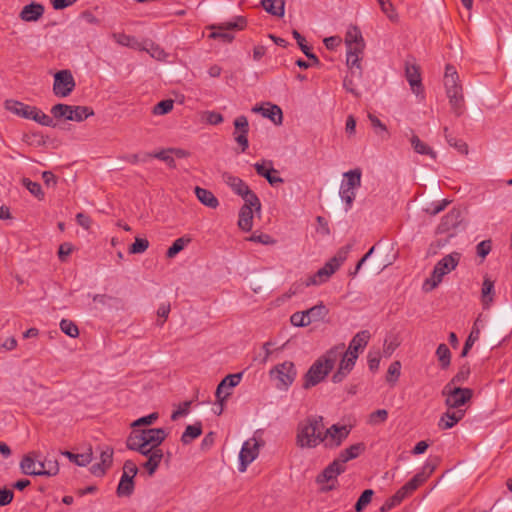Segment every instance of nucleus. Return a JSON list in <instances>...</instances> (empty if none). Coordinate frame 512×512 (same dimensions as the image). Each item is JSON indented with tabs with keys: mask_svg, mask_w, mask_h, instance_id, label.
<instances>
[{
	"mask_svg": "<svg viewBox=\"0 0 512 512\" xmlns=\"http://www.w3.org/2000/svg\"><path fill=\"white\" fill-rule=\"evenodd\" d=\"M168 433L163 428L134 429L126 439V447L147 457L143 467L148 474L153 475L158 469L162 459L163 450L160 445L167 438Z\"/></svg>",
	"mask_w": 512,
	"mask_h": 512,
	"instance_id": "nucleus-1",
	"label": "nucleus"
},
{
	"mask_svg": "<svg viewBox=\"0 0 512 512\" xmlns=\"http://www.w3.org/2000/svg\"><path fill=\"white\" fill-rule=\"evenodd\" d=\"M343 354V346L335 345L322 354L310 366L304 376L303 388L310 389L322 382L333 370Z\"/></svg>",
	"mask_w": 512,
	"mask_h": 512,
	"instance_id": "nucleus-2",
	"label": "nucleus"
},
{
	"mask_svg": "<svg viewBox=\"0 0 512 512\" xmlns=\"http://www.w3.org/2000/svg\"><path fill=\"white\" fill-rule=\"evenodd\" d=\"M371 335L369 331L363 330L358 332L350 341L348 348L345 350L343 346V354L340 357V362L337 371L332 376L334 383H340L352 371L358 359L359 353L364 350L369 342Z\"/></svg>",
	"mask_w": 512,
	"mask_h": 512,
	"instance_id": "nucleus-3",
	"label": "nucleus"
},
{
	"mask_svg": "<svg viewBox=\"0 0 512 512\" xmlns=\"http://www.w3.org/2000/svg\"><path fill=\"white\" fill-rule=\"evenodd\" d=\"M324 423L321 416H309L300 421L296 429V445L299 448H316L324 442Z\"/></svg>",
	"mask_w": 512,
	"mask_h": 512,
	"instance_id": "nucleus-4",
	"label": "nucleus"
},
{
	"mask_svg": "<svg viewBox=\"0 0 512 512\" xmlns=\"http://www.w3.org/2000/svg\"><path fill=\"white\" fill-rule=\"evenodd\" d=\"M472 396L470 388H450V428L464 417Z\"/></svg>",
	"mask_w": 512,
	"mask_h": 512,
	"instance_id": "nucleus-5",
	"label": "nucleus"
},
{
	"mask_svg": "<svg viewBox=\"0 0 512 512\" xmlns=\"http://www.w3.org/2000/svg\"><path fill=\"white\" fill-rule=\"evenodd\" d=\"M361 170L353 169L343 174V180L339 188V196L345 203V210L351 209L356 198V191L361 186Z\"/></svg>",
	"mask_w": 512,
	"mask_h": 512,
	"instance_id": "nucleus-6",
	"label": "nucleus"
},
{
	"mask_svg": "<svg viewBox=\"0 0 512 512\" xmlns=\"http://www.w3.org/2000/svg\"><path fill=\"white\" fill-rule=\"evenodd\" d=\"M347 257L346 251H340L336 256L331 258L322 268L314 275L309 276L305 281V286L320 285L325 283L344 263Z\"/></svg>",
	"mask_w": 512,
	"mask_h": 512,
	"instance_id": "nucleus-7",
	"label": "nucleus"
},
{
	"mask_svg": "<svg viewBox=\"0 0 512 512\" xmlns=\"http://www.w3.org/2000/svg\"><path fill=\"white\" fill-rule=\"evenodd\" d=\"M51 114L57 119L82 122L94 115V111L87 106H73L67 104H56L51 108Z\"/></svg>",
	"mask_w": 512,
	"mask_h": 512,
	"instance_id": "nucleus-8",
	"label": "nucleus"
},
{
	"mask_svg": "<svg viewBox=\"0 0 512 512\" xmlns=\"http://www.w3.org/2000/svg\"><path fill=\"white\" fill-rule=\"evenodd\" d=\"M450 70H452L450 68ZM450 114L455 117L462 116L466 111L463 88L456 71H450Z\"/></svg>",
	"mask_w": 512,
	"mask_h": 512,
	"instance_id": "nucleus-9",
	"label": "nucleus"
},
{
	"mask_svg": "<svg viewBox=\"0 0 512 512\" xmlns=\"http://www.w3.org/2000/svg\"><path fill=\"white\" fill-rule=\"evenodd\" d=\"M246 19L237 16L234 20L222 23L220 25H212L210 29L213 31L209 35L212 39H221L223 42L230 43L234 39L231 30H243L246 26Z\"/></svg>",
	"mask_w": 512,
	"mask_h": 512,
	"instance_id": "nucleus-10",
	"label": "nucleus"
},
{
	"mask_svg": "<svg viewBox=\"0 0 512 512\" xmlns=\"http://www.w3.org/2000/svg\"><path fill=\"white\" fill-rule=\"evenodd\" d=\"M296 375L297 371L295 365L290 361H285L275 366L270 371V376L278 381L276 386L280 390L288 389V387L294 382Z\"/></svg>",
	"mask_w": 512,
	"mask_h": 512,
	"instance_id": "nucleus-11",
	"label": "nucleus"
},
{
	"mask_svg": "<svg viewBox=\"0 0 512 512\" xmlns=\"http://www.w3.org/2000/svg\"><path fill=\"white\" fill-rule=\"evenodd\" d=\"M260 446L261 441L256 437H252L243 443L239 453L238 470L240 472H245L247 467L258 457Z\"/></svg>",
	"mask_w": 512,
	"mask_h": 512,
	"instance_id": "nucleus-12",
	"label": "nucleus"
},
{
	"mask_svg": "<svg viewBox=\"0 0 512 512\" xmlns=\"http://www.w3.org/2000/svg\"><path fill=\"white\" fill-rule=\"evenodd\" d=\"M224 183L231 188V190L243 198L244 202L251 203L254 200L258 204V196L249 188V186L239 177L234 176L230 173H224L222 175Z\"/></svg>",
	"mask_w": 512,
	"mask_h": 512,
	"instance_id": "nucleus-13",
	"label": "nucleus"
},
{
	"mask_svg": "<svg viewBox=\"0 0 512 512\" xmlns=\"http://www.w3.org/2000/svg\"><path fill=\"white\" fill-rule=\"evenodd\" d=\"M75 80L70 70H60L54 75L53 93L59 98L68 97L75 88Z\"/></svg>",
	"mask_w": 512,
	"mask_h": 512,
	"instance_id": "nucleus-14",
	"label": "nucleus"
},
{
	"mask_svg": "<svg viewBox=\"0 0 512 512\" xmlns=\"http://www.w3.org/2000/svg\"><path fill=\"white\" fill-rule=\"evenodd\" d=\"M350 428L346 425L334 424L329 428L324 427V446L327 448H336L348 437Z\"/></svg>",
	"mask_w": 512,
	"mask_h": 512,
	"instance_id": "nucleus-15",
	"label": "nucleus"
},
{
	"mask_svg": "<svg viewBox=\"0 0 512 512\" xmlns=\"http://www.w3.org/2000/svg\"><path fill=\"white\" fill-rule=\"evenodd\" d=\"M242 376V372L229 374L218 384L215 394L221 405L231 395L232 388L236 387L240 383Z\"/></svg>",
	"mask_w": 512,
	"mask_h": 512,
	"instance_id": "nucleus-16",
	"label": "nucleus"
},
{
	"mask_svg": "<svg viewBox=\"0 0 512 512\" xmlns=\"http://www.w3.org/2000/svg\"><path fill=\"white\" fill-rule=\"evenodd\" d=\"M251 203L252 204L245 202L239 211L238 227L245 232H248L253 228V210L260 211L261 209L259 199L258 204H256L254 200H251Z\"/></svg>",
	"mask_w": 512,
	"mask_h": 512,
	"instance_id": "nucleus-17",
	"label": "nucleus"
},
{
	"mask_svg": "<svg viewBox=\"0 0 512 512\" xmlns=\"http://www.w3.org/2000/svg\"><path fill=\"white\" fill-rule=\"evenodd\" d=\"M448 269V256L443 257L434 267L431 277L426 279L423 284V290L428 292L433 290L442 281Z\"/></svg>",
	"mask_w": 512,
	"mask_h": 512,
	"instance_id": "nucleus-18",
	"label": "nucleus"
},
{
	"mask_svg": "<svg viewBox=\"0 0 512 512\" xmlns=\"http://www.w3.org/2000/svg\"><path fill=\"white\" fill-rule=\"evenodd\" d=\"M113 449L109 446L100 448V462L91 467V473L97 477L103 476L113 462Z\"/></svg>",
	"mask_w": 512,
	"mask_h": 512,
	"instance_id": "nucleus-19",
	"label": "nucleus"
},
{
	"mask_svg": "<svg viewBox=\"0 0 512 512\" xmlns=\"http://www.w3.org/2000/svg\"><path fill=\"white\" fill-rule=\"evenodd\" d=\"M44 12L45 7L43 4L32 2L21 9L19 18L24 22H37L43 17Z\"/></svg>",
	"mask_w": 512,
	"mask_h": 512,
	"instance_id": "nucleus-20",
	"label": "nucleus"
},
{
	"mask_svg": "<svg viewBox=\"0 0 512 512\" xmlns=\"http://www.w3.org/2000/svg\"><path fill=\"white\" fill-rule=\"evenodd\" d=\"M37 453H29L24 456L20 463V468L22 472L26 475H34L41 476V471L43 469L42 461L37 459Z\"/></svg>",
	"mask_w": 512,
	"mask_h": 512,
	"instance_id": "nucleus-21",
	"label": "nucleus"
},
{
	"mask_svg": "<svg viewBox=\"0 0 512 512\" xmlns=\"http://www.w3.org/2000/svg\"><path fill=\"white\" fill-rule=\"evenodd\" d=\"M346 467L335 459L316 478L318 484L333 482L337 476L345 471Z\"/></svg>",
	"mask_w": 512,
	"mask_h": 512,
	"instance_id": "nucleus-22",
	"label": "nucleus"
},
{
	"mask_svg": "<svg viewBox=\"0 0 512 512\" xmlns=\"http://www.w3.org/2000/svg\"><path fill=\"white\" fill-rule=\"evenodd\" d=\"M254 168L258 175L264 177L270 185L274 186L283 183V179L278 176V171L272 167L271 162L255 163Z\"/></svg>",
	"mask_w": 512,
	"mask_h": 512,
	"instance_id": "nucleus-23",
	"label": "nucleus"
},
{
	"mask_svg": "<svg viewBox=\"0 0 512 512\" xmlns=\"http://www.w3.org/2000/svg\"><path fill=\"white\" fill-rule=\"evenodd\" d=\"M253 112H260L263 117L270 119L274 124L280 125L283 121V113L279 106L269 105L268 107L255 106Z\"/></svg>",
	"mask_w": 512,
	"mask_h": 512,
	"instance_id": "nucleus-24",
	"label": "nucleus"
},
{
	"mask_svg": "<svg viewBox=\"0 0 512 512\" xmlns=\"http://www.w3.org/2000/svg\"><path fill=\"white\" fill-rule=\"evenodd\" d=\"M406 78L409 85L416 95L422 92L421 76L419 68L416 65H406Z\"/></svg>",
	"mask_w": 512,
	"mask_h": 512,
	"instance_id": "nucleus-25",
	"label": "nucleus"
},
{
	"mask_svg": "<svg viewBox=\"0 0 512 512\" xmlns=\"http://www.w3.org/2000/svg\"><path fill=\"white\" fill-rule=\"evenodd\" d=\"M364 449L365 446L363 443L353 444L342 450L336 459L345 466L348 461L357 458Z\"/></svg>",
	"mask_w": 512,
	"mask_h": 512,
	"instance_id": "nucleus-26",
	"label": "nucleus"
},
{
	"mask_svg": "<svg viewBox=\"0 0 512 512\" xmlns=\"http://www.w3.org/2000/svg\"><path fill=\"white\" fill-rule=\"evenodd\" d=\"M195 195L203 205L211 209H216L219 206L218 199L210 190L201 187H196Z\"/></svg>",
	"mask_w": 512,
	"mask_h": 512,
	"instance_id": "nucleus-27",
	"label": "nucleus"
},
{
	"mask_svg": "<svg viewBox=\"0 0 512 512\" xmlns=\"http://www.w3.org/2000/svg\"><path fill=\"white\" fill-rule=\"evenodd\" d=\"M306 319L309 320V325L313 322L322 321L329 313L327 307L323 304V302L318 303L317 305L304 310Z\"/></svg>",
	"mask_w": 512,
	"mask_h": 512,
	"instance_id": "nucleus-28",
	"label": "nucleus"
},
{
	"mask_svg": "<svg viewBox=\"0 0 512 512\" xmlns=\"http://www.w3.org/2000/svg\"><path fill=\"white\" fill-rule=\"evenodd\" d=\"M261 6L267 13L273 16L283 17L285 14L284 0H262Z\"/></svg>",
	"mask_w": 512,
	"mask_h": 512,
	"instance_id": "nucleus-29",
	"label": "nucleus"
},
{
	"mask_svg": "<svg viewBox=\"0 0 512 512\" xmlns=\"http://www.w3.org/2000/svg\"><path fill=\"white\" fill-rule=\"evenodd\" d=\"M5 108L17 116L28 119L29 110H31L32 106L16 100H7L5 101Z\"/></svg>",
	"mask_w": 512,
	"mask_h": 512,
	"instance_id": "nucleus-30",
	"label": "nucleus"
},
{
	"mask_svg": "<svg viewBox=\"0 0 512 512\" xmlns=\"http://www.w3.org/2000/svg\"><path fill=\"white\" fill-rule=\"evenodd\" d=\"M28 119L34 120L35 122H37L43 126H47V127L54 126L53 119L49 115L45 114L43 111H41L40 109L33 107V106L31 108V110H29Z\"/></svg>",
	"mask_w": 512,
	"mask_h": 512,
	"instance_id": "nucleus-31",
	"label": "nucleus"
},
{
	"mask_svg": "<svg viewBox=\"0 0 512 512\" xmlns=\"http://www.w3.org/2000/svg\"><path fill=\"white\" fill-rule=\"evenodd\" d=\"M292 35L297 41V44L299 45L301 51L305 54V56L309 58L311 61H313V64H315L316 66L319 65V59L314 53L311 52V48L305 43V38L297 30H294L292 32Z\"/></svg>",
	"mask_w": 512,
	"mask_h": 512,
	"instance_id": "nucleus-32",
	"label": "nucleus"
},
{
	"mask_svg": "<svg viewBox=\"0 0 512 512\" xmlns=\"http://www.w3.org/2000/svg\"><path fill=\"white\" fill-rule=\"evenodd\" d=\"M202 434V425L201 423H196L193 425H188L185 428L181 436V441L183 444L187 445L191 443L194 439L198 438Z\"/></svg>",
	"mask_w": 512,
	"mask_h": 512,
	"instance_id": "nucleus-33",
	"label": "nucleus"
},
{
	"mask_svg": "<svg viewBox=\"0 0 512 512\" xmlns=\"http://www.w3.org/2000/svg\"><path fill=\"white\" fill-rule=\"evenodd\" d=\"M377 2L381 8V11L387 16V18L391 22H394V23L398 22L399 15L396 11L394 4L391 2V0H377Z\"/></svg>",
	"mask_w": 512,
	"mask_h": 512,
	"instance_id": "nucleus-34",
	"label": "nucleus"
},
{
	"mask_svg": "<svg viewBox=\"0 0 512 512\" xmlns=\"http://www.w3.org/2000/svg\"><path fill=\"white\" fill-rule=\"evenodd\" d=\"M170 149H162L159 152L156 153H146L145 157L142 159V161H146L147 158H157L161 161H164L167 163V165L171 168H174L176 166L175 160L173 157H171Z\"/></svg>",
	"mask_w": 512,
	"mask_h": 512,
	"instance_id": "nucleus-35",
	"label": "nucleus"
},
{
	"mask_svg": "<svg viewBox=\"0 0 512 512\" xmlns=\"http://www.w3.org/2000/svg\"><path fill=\"white\" fill-rule=\"evenodd\" d=\"M358 43H364V39H363L361 30L357 26H350L347 29V32L345 35V44L351 45V44H358Z\"/></svg>",
	"mask_w": 512,
	"mask_h": 512,
	"instance_id": "nucleus-36",
	"label": "nucleus"
},
{
	"mask_svg": "<svg viewBox=\"0 0 512 512\" xmlns=\"http://www.w3.org/2000/svg\"><path fill=\"white\" fill-rule=\"evenodd\" d=\"M494 282L489 278H485L482 285V301L488 306L493 301Z\"/></svg>",
	"mask_w": 512,
	"mask_h": 512,
	"instance_id": "nucleus-37",
	"label": "nucleus"
},
{
	"mask_svg": "<svg viewBox=\"0 0 512 512\" xmlns=\"http://www.w3.org/2000/svg\"><path fill=\"white\" fill-rule=\"evenodd\" d=\"M145 52H147L152 58L159 61H164L167 57V53L159 45L151 41L146 42Z\"/></svg>",
	"mask_w": 512,
	"mask_h": 512,
	"instance_id": "nucleus-38",
	"label": "nucleus"
},
{
	"mask_svg": "<svg viewBox=\"0 0 512 512\" xmlns=\"http://www.w3.org/2000/svg\"><path fill=\"white\" fill-rule=\"evenodd\" d=\"M134 490L133 479L121 476L120 482L117 487V494L120 497L129 496Z\"/></svg>",
	"mask_w": 512,
	"mask_h": 512,
	"instance_id": "nucleus-39",
	"label": "nucleus"
},
{
	"mask_svg": "<svg viewBox=\"0 0 512 512\" xmlns=\"http://www.w3.org/2000/svg\"><path fill=\"white\" fill-rule=\"evenodd\" d=\"M361 60H362L361 56L347 53L346 63H347V66L350 68L352 75H357L358 77L361 76V74H362Z\"/></svg>",
	"mask_w": 512,
	"mask_h": 512,
	"instance_id": "nucleus-40",
	"label": "nucleus"
},
{
	"mask_svg": "<svg viewBox=\"0 0 512 512\" xmlns=\"http://www.w3.org/2000/svg\"><path fill=\"white\" fill-rule=\"evenodd\" d=\"M411 145L414 148V150L423 155H429L431 158H435L434 151L427 146L424 142H422L417 136H413L411 138Z\"/></svg>",
	"mask_w": 512,
	"mask_h": 512,
	"instance_id": "nucleus-41",
	"label": "nucleus"
},
{
	"mask_svg": "<svg viewBox=\"0 0 512 512\" xmlns=\"http://www.w3.org/2000/svg\"><path fill=\"white\" fill-rule=\"evenodd\" d=\"M22 184L33 196H35L39 200H42L44 198L42 187L38 182H34L28 178H24L22 180Z\"/></svg>",
	"mask_w": 512,
	"mask_h": 512,
	"instance_id": "nucleus-42",
	"label": "nucleus"
},
{
	"mask_svg": "<svg viewBox=\"0 0 512 512\" xmlns=\"http://www.w3.org/2000/svg\"><path fill=\"white\" fill-rule=\"evenodd\" d=\"M368 119L377 135L381 136L382 138L388 137V131H387L386 125L384 123H382L381 120L377 116H375L373 114H369Z\"/></svg>",
	"mask_w": 512,
	"mask_h": 512,
	"instance_id": "nucleus-43",
	"label": "nucleus"
},
{
	"mask_svg": "<svg viewBox=\"0 0 512 512\" xmlns=\"http://www.w3.org/2000/svg\"><path fill=\"white\" fill-rule=\"evenodd\" d=\"M401 374V363L400 361H394L390 364L387 370L386 381L391 384H395Z\"/></svg>",
	"mask_w": 512,
	"mask_h": 512,
	"instance_id": "nucleus-44",
	"label": "nucleus"
},
{
	"mask_svg": "<svg viewBox=\"0 0 512 512\" xmlns=\"http://www.w3.org/2000/svg\"><path fill=\"white\" fill-rule=\"evenodd\" d=\"M60 329L66 335L76 338L79 335V329L77 325L68 319H62L60 322Z\"/></svg>",
	"mask_w": 512,
	"mask_h": 512,
	"instance_id": "nucleus-45",
	"label": "nucleus"
},
{
	"mask_svg": "<svg viewBox=\"0 0 512 512\" xmlns=\"http://www.w3.org/2000/svg\"><path fill=\"white\" fill-rule=\"evenodd\" d=\"M374 492L371 489L364 490L355 504L356 512H362L371 502Z\"/></svg>",
	"mask_w": 512,
	"mask_h": 512,
	"instance_id": "nucleus-46",
	"label": "nucleus"
},
{
	"mask_svg": "<svg viewBox=\"0 0 512 512\" xmlns=\"http://www.w3.org/2000/svg\"><path fill=\"white\" fill-rule=\"evenodd\" d=\"M43 469L41 476H55L59 472V465L56 460H44L42 461Z\"/></svg>",
	"mask_w": 512,
	"mask_h": 512,
	"instance_id": "nucleus-47",
	"label": "nucleus"
},
{
	"mask_svg": "<svg viewBox=\"0 0 512 512\" xmlns=\"http://www.w3.org/2000/svg\"><path fill=\"white\" fill-rule=\"evenodd\" d=\"M149 247V241L144 238L136 237L134 243L129 247L130 254L144 253Z\"/></svg>",
	"mask_w": 512,
	"mask_h": 512,
	"instance_id": "nucleus-48",
	"label": "nucleus"
},
{
	"mask_svg": "<svg viewBox=\"0 0 512 512\" xmlns=\"http://www.w3.org/2000/svg\"><path fill=\"white\" fill-rule=\"evenodd\" d=\"M174 106L173 100H162L158 104H156L153 108V114L154 115H165L169 113Z\"/></svg>",
	"mask_w": 512,
	"mask_h": 512,
	"instance_id": "nucleus-49",
	"label": "nucleus"
},
{
	"mask_svg": "<svg viewBox=\"0 0 512 512\" xmlns=\"http://www.w3.org/2000/svg\"><path fill=\"white\" fill-rule=\"evenodd\" d=\"M388 418V412L385 409H378L369 415V424L378 425L384 423Z\"/></svg>",
	"mask_w": 512,
	"mask_h": 512,
	"instance_id": "nucleus-50",
	"label": "nucleus"
},
{
	"mask_svg": "<svg viewBox=\"0 0 512 512\" xmlns=\"http://www.w3.org/2000/svg\"><path fill=\"white\" fill-rule=\"evenodd\" d=\"M426 480V477L424 473H418L416 474L410 481H408L404 485V490H407L409 493H412L415 491L424 481Z\"/></svg>",
	"mask_w": 512,
	"mask_h": 512,
	"instance_id": "nucleus-51",
	"label": "nucleus"
},
{
	"mask_svg": "<svg viewBox=\"0 0 512 512\" xmlns=\"http://www.w3.org/2000/svg\"><path fill=\"white\" fill-rule=\"evenodd\" d=\"M188 240H185L184 238H178L176 239L173 244L168 248L167 250V257L173 258L175 257L180 251H182L186 245Z\"/></svg>",
	"mask_w": 512,
	"mask_h": 512,
	"instance_id": "nucleus-52",
	"label": "nucleus"
},
{
	"mask_svg": "<svg viewBox=\"0 0 512 512\" xmlns=\"http://www.w3.org/2000/svg\"><path fill=\"white\" fill-rule=\"evenodd\" d=\"M93 458V452L92 448L89 447L87 450L83 453H76V458L74 463L78 466L84 467L87 466Z\"/></svg>",
	"mask_w": 512,
	"mask_h": 512,
	"instance_id": "nucleus-53",
	"label": "nucleus"
},
{
	"mask_svg": "<svg viewBox=\"0 0 512 512\" xmlns=\"http://www.w3.org/2000/svg\"><path fill=\"white\" fill-rule=\"evenodd\" d=\"M290 322L295 327L309 326V320L306 319L304 311L295 312L290 317Z\"/></svg>",
	"mask_w": 512,
	"mask_h": 512,
	"instance_id": "nucleus-54",
	"label": "nucleus"
},
{
	"mask_svg": "<svg viewBox=\"0 0 512 512\" xmlns=\"http://www.w3.org/2000/svg\"><path fill=\"white\" fill-rule=\"evenodd\" d=\"M159 415L156 412H153L147 416H143L137 420H135L131 426L134 429H137V427L143 426V425H152L157 419Z\"/></svg>",
	"mask_w": 512,
	"mask_h": 512,
	"instance_id": "nucleus-55",
	"label": "nucleus"
},
{
	"mask_svg": "<svg viewBox=\"0 0 512 512\" xmlns=\"http://www.w3.org/2000/svg\"><path fill=\"white\" fill-rule=\"evenodd\" d=\"M399 345H400V342L396 337L385 339L384 347H383L384 355L386 357H390L393 354V352L398 348Z\"/></svg>",
	"mask_w": 512,
	"mask_h": 512,
	"instance_id": "nucleus-56",
	"label": "nucleus"
},
{
	"mask_svg": "<svg viewBox=\"0 0 512 512\" xmlns=\"http://www.w3.org/2000/svg\"><path fill=\"white\" fill-rule=\"evenodd\" d=\"M234 139L241 146V151L245 152L249 146L248 131H235Z\"/></svg>",
	"mask_w": 512,
	"mask_h": 512,
	"instance_id": "nucleus-57",
	"label": "nucleus"
},
{
	"mask_svg": "<svg viewBox=\"0 0 512 512\" xmlns=\"http://www.w3.org/2000/svg\"><path fill=\"white\" fill-rule=\"evenodd\" d=\"M234 139L241 146V151L245 152L249 146L248 131H235Z\"/></svg>",
	"mask_w": 512,
	"mask_h": 512,
	"instance_id": "nucleus-58",
	"label": "nucleus"
},
{
	"mask_svg": "<svg viewBox=\"0 0 512 512\" xmlns=\"http://www.w3.org/2000/svg\"><path fill=\"white\" fill-rule=\"evenodd\" d=\"M137 472H138V468H137L136 464L133 461L127 460L124 463L123 474H122L123 477L134 479V477L136 476Z\"/></svg>",
	"mask_w": 512,
	"mask_h": 512,
	"instance_id": "nucleus-59",
	"label": "nucleus"
},
{
	"mask_svg": "<svg viewBox=\"0 0 512 512\" xmlns=\"http://www.w3.org/2000/svg\"><path fill=\"white\" fill-rule=\"evenodd\" d=\"M190 402L189 401H186V402H183L182 404H180L177 409H175L172 414H171V419L173 421H176L178 420L180 417L182 416H186L188 413H189V407H190Z\"/></svg>",
	"mask_w": 512,
	"mask_h": 512,
	"instance_id": "nucleus-60",
	"label": "nucleus"
},
{
	"mask_svg": "<svg viewBox=\"0 0 512 512\" xmlns=\"http://www.w3.org/2000/svg\"><path fill=\"white\" fill-rule=\"evenodd\" d=\"M436 355L443 368L448 367V347L445 344H440L437 348Z\"/></svg>",
	"mask_w": 512,
	"mask_h": 512,
	"instance_id": "nucleus-61",
	"label": "nucleus"
},
{
	"mask_svg": "<svg viewBox=\"0 0 512 512\" xmlns=\"http://www.w3.org/2000/svg\"><path fill=\"white\" fill-rule=\"evenodd\" d=\"M112 38L119 45L126 46V47H129V45H132V41H134L133 36L126 35L124 33H113Z\"/></svg>",
	"mask_w": 512,
	"mask_h": 512,
	"instance_id": "nucleus-62",
	"label": "nucleus"
},
{
	"mask_svg": "<svg viewBox=\"0 0 512 512\" xmlns=\"http://www.w3.org/2000/svg\"><path fill=\"white\" fill-rule=\"evenodd\" d=\"M491 248H492L491 241L483 240L476 247L477 255L479 257H481L482 259H484L490 253Z\"/></svg>",
	"mask_w": 512,
	"mask_h": 512,
	"instance_id": "nucleus-63",
	"label": "nucleus"
},
{
	"mask_svg": "<svg viewBox=\"0 0 512 512\" xmlns=\"http://www.w3.org/2000/svg\"><path fill=\"white\" fill-rule=\"evenodd\" d=\"M248 240L264 245H271L275 243V240L268 234H253L248 238Z\"/></svg>",
	"mask_w": 512,
	"mask_h": 512,
	"instance_id": "nucleus-64",
	"label": "nucleus"
}]
</instances>
